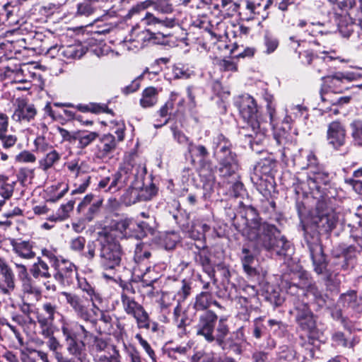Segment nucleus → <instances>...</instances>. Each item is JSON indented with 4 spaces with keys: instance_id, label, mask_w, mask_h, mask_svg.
Wrapping results in <instances>:
<instances>
[{
    "instance_id": "cd10ccee",
    "label": "nucleus",
    "mask_w": 362,
    "mask_h": 362,
    "mask_svg": "<svg viewBox=\"0 0 362 362\" xmlns=\"http://www.w3.org/2000/svg\"><path fill=\"white\" fill-rule=\"evenodd\" d=\"M8 117L5 113L0 112V141L4 148H11L16 144L18 140L16 135L8 134Z\"/></svg>"
},
{
    "instance_id": "423d86ee",
    "label": "nucleus",
    "mask_w": 362,
    "mask_h": 362,
    "mask_svg": "<svg viewBox=\"0 0 362 362\" xmlns=\"http://www.w3.org/2000/svg\"><path fill=\"white\" fill-rule=\"evenodd\" d=\"M98 264L103 270V276L112 279L121 264L124 255L119 243L106 232L100 233L98 239Z\"/></svg>"
},
{
    "instance_id": "f8f14e48",
    "label": "nucleus",
    "mask_w": 362,
    "mask_h": 362,
    "mask_svg": "<svg viewBox=\"0 0 362 362\" xmlns=\"http://www.w3.org/2000/svg\"><path fill=\"white\" fill-rule=\"evenodd\" d=\"M114 230L119 233L121 238H134L141 239L152 233L153 228L146 222H136L134 218H124L118 220L112 226Z\"/></svg>"
},
{
    "instance_id": "bf43d9fd",
    "label": "nucleus",
    "mask_w": 362,
    "mask_h": 362,
    "mask_svg": "<svg viewBox=\"0 0 362 362\" xmlns=\"http://www.w3.org/2000/svg\"><path fill=\"white\" fill-rule=\"evenodd\" d=\"M42 310L45 314L44 318L47 320V321L54 322L55 320V315L58 313L57 306V305L52 303L50 302H46L42 304Z\"/></svg>"
},
{
    "instance_id": "58836bf2",
    "label": "nucleus",
    "mask_w": 362,
    "mask_h": 362,
    "mask_svg": "<svg viewBox=\"0 0 362 362\" xmlns=\"http://www.w3.org/2000/svg\"><path fill=\"white\" fill-rule=\"evenodd\" d=\"M77 279L79 288L89 296V300L92 303V307L97 308V303H101L103 302L101 295L97 292L95 288L88 284L86 279Z\"/></svg>"
},
{
    "instance_id": "e433bc0d",
    "label": "nucleus",
    "mask_w": 362,
    "mask_h": 362,
    "mask_svg": "<svg viewBox=\"0 0 362 362\" xmlns=\"http://www.w3.org/2000/svg\"><path fill=\"white\" fill-rule=\"evenodd\" d=\"M194 260L198 264L202 266L204 272L209 276H214V266L211 263L209 253L206 250L203 249L199 250L198 252H195Z\"/></svg>"
},
{
    "instance_id": "6ab92c4d",
    "label": "nucleus",
    "mask_w": 362,
    "mask_h": 362,
    "mask_svg": "<svg viewBox=\"0 0 362 362\" xmlns=\"http://www.w3.org/2000/svg\"><path fill=\"white\" fill-rule=\"evenodd\" d=\"M357 74L353 72H336L330 76H322V80L324 86L331 92L339 93L342 92V84L345 81L351 82L357 80Z\"/></svg>"
},
{
    "instance_id": "a19ab883",
    "label": "nucleus",
    "mask_w": 362,
    "mask_h": 362,
    "mask_svg": "<svg viewBox=\"0 0 362 362\" xmlns=\"http://www.w3.org/2000/svg\"><path fill=\"white\" fill-rule=\"evenodd\" d=\"M158 90L153 86L145 88L142 92L140 105L144 108L155 105L158 101Z\"/></svg>"
},
{
    "instance_id": "c9c22d12",
    "label": "nucleus",
    "mask_w": 362,
    "mask_h": 362,
    "mask_svg": "<svg viewBox=\"0 0 362 362\" xmlns=\"http://www.w3.org/2000/svg\"><path fill=\"white\" fill-rule=\"evenodd\" d=\"M33 248V243L29 241H20L13 244V250L15 254L25 259H31L35 257V252Z\"/></svg>"
},
{
    "instance_id": "f3484780",
    "label": "nucleus",
    "mask_w": 362,
    "mask_h": 362,
    "mask_svg": "<svg viewBox=\"0 0 362 362\" xmlns=\"http://www.w3.org/2000/svg\"><path fill=\"white\" fill-rule=\"evenodd\" d=\"M168 36H170V33H165L162 31L154 33L149 29H146L139 33L135 39L131 38L127 41H124V47L128 50L136 52L142 48L144 42L147 40H153L155 43H162L163 42H160V40Z\"/></svg>"
},
{
    "instance_id": "13d9d810",
    "label": "nucleus",
    "mask_w": 362,
    "mask_h": 362,
    "mask_svg": "<svg viewBox=\"0 0 362 362\" xmlns=\"http://www.w3.org/2000/svg\"><path fill=\"white\" fill-rule=\"evenodd\" d=\"M191 288L190 284L186 279H183L181 281V286L175 295L177 303H182L189 296Z\"/></svg>"
},
{
    "instance_id": "a18cd8bd",
    "label": "nucleus",
    "mask_w": 362,
    "mask_h": 362,
    "mask_svg": "<svg viewBox=\"0 0 362 362\" xmlns=\"http://www.w3.org/2000/svg\"><path fill=\"white\" fill-rule=\"evenodd\" d=\"M30 272L33 276L37 278H49L51 274L49 272V267L46 262L42 260L40 257L37 262L33 264Z\"/></svg>"
},
{
    "instance_id": "dca6fc26",
    "label": "nucleus",
    "mask_w": 362,
    "mask_h": 362,
    "mask_svg": "<svg viewBox=\"0 0 362 362\" xmlns=\"http://www.w3.org/2000/svg\"><path fill=\"white\" fill-rule=\"evenodd\" d=\"M54 269L56 272L54 278L64 286L72 285L74 280L78 279L76 267L69 260L62 259L60 262H56Z\"/></svg>"
},
{
    "instance_id": "f257e3e1",
    "label": "nucleus",
    "mask_w": 362,
    "mask_h": 362,
    "mask_svg": "<svg viewBox=\"0 0 362 362\" xmlns=\"http://www.w3.org/2000/svg\"><path fill=\"white\" fill-rule=\"evenodd\" d=\"M243 223H235L237 229L257 247L268 252L272 256H288L292 252L291 245L284 236L281 235L277 228L267 223H262L257 210L248 206L241 215Z\"/></svg>"
},
{
    "instance_id": "37998d69",
    "label": "nucleus",
    "mask_w": 362,
    "mask_h": 362,
    "mask_svg": "<svg viewBox=\"0 0 362 362\" xmlns=\"http://www.w3.org/2000/svg\"><path fill=\"white\" fill-rule=\"evenodd\" d=\"M60 51L61 54L68 59H80L86 53L85 48L80 44L63 47Z\"/></svg>"
},
{
    "instance_id": "1a4fd4ad",
    "label": "nucleus",
    "mask_w": 362,
    "mask_h": 362,
    "mask_svg": "<svg viewBox=\"0 0 362 362\" xmlns=\"http://www.w3.org/2000/svg\"><path fill=\"white\" fill-rule=\"evenodd\" d=\"M59 297L63 298L64 303L69 305L78 319L89 322L93 327L97 326V320L93 315H96L94 309L98 310V307H92L90 300L75 293L66 291L60 292Z\"/></svg>"
},
{
    "instance_id": "ddd939ff",
    "label": "nucleus",
    "mask_w": 362,
    "mask_h": 362,
    "mask_svg": "<svg viewBox=\"0 0 362 362\" xmlns=\"http://www.w3.org/2000/svg\"><path fill=\"white\" fill-rule=\"evenodd\" d=\"M290 313L295 315L296 320L302 329L309 333L313 332L315 328V320L307 303L294 298L293 309Z\"/></svg>"
},
{
    "instance_id": "7c9ffc66",
    "label": "nucleus",
    "mask_w": 362,
    "mask_h": 362,
    "mask_svg": "<svg viewBox=\"0 0 362 362\" xmlns=\"http://www.w3.org/2000/svg\"><path fill=\"white\" fill-rule=\"evenodd\" d=\"M325 268L322 269V272H317L313 267L314 271L317 274L323 276V279L325 281L326 286L330 291H337L341 284V279L338 274L335 273L334 271H331L330 268H328V263L326 260L325 255H324ZM313 266H314L313 264Z\"/></svg>"
},
{
    "instance_id": "9b49d317",
    "label": "nucleus",
    "mask_w": 362,
    "mask_h": 362,
    "mask_svg": "<svg viewBox=\"0 0 362 362\" xmlns=\"http://www.w3.org/2000/svg\"><path fill=\"white\" fill-rule=\"evenodd\" d=\"M154 7L161 16H155L146 12L141 21L143 25L152 26L155 30L160 31L161 28H172L179 24V21L172 13V5L167 1L161 0L156 3Z\"/></svg>"
},
{
    "instance_id": "6e6552de",
    "label": "nucleus",
    "mask_w": 362,
    "mask_h": 362,
    "mask_svg": "<svg viewBox=\"0 0 362 362\" xmlns=\"http://www.w3.org/2000/svg\"><path fill=\"white\" fill-rule=\"evenodd\" d=\"M276 166V163L274 159L267 158L259 160L254 168L251 180L264 197H267L274 190V173Z\"/></svg>"
},
{
    "instance_id": "4be33fe9",
    "label": "nucleus",
    "mask_w": 362,
    "mask_h": 362,
    "mask_svg": "<svg viewBox=\"0 0 362 362\" xmlns=\"http://www.w3.org/2000/svg\"><path fill=\"white\" fill-rule=\"evenodd\" d=\"M356 257V250L355 247L349 245L343 247L339 253H334V258L332 263L336 267V270L339 269L346 270L354 266Z\"/></svg>"
},
{
    "instance_id": "f03ea898",
    "label": "nucleus",
    "mask_w": 362,
    "mask_h": 362,
    "mask_svg": "<svg viewBox=\"0 0 362 362\" xmlns=\"http://www.w3.org/2000/svg\"><path fill=\"white\" fill-rule=\"evenodd\" d=\"M146 173V169L143 164L138 163L134 160L126 161L117 173L102 177L98 187L105 192L115 193L129 185L121 197V202L126 206H131L148 199L143 195L141 189Z\"/></svg>"
},
{
    "instance_id": "0eeeda50",
    "label": "nucleus",
    "mask_w": 362,
    "mask_h": 362,
    "mask_svg": "<svg viewBox=\"0 0 362 362\" xmlns=\"http://www.w3.org/2000/svg\"><path fill=\"white\" fill-rule=\"evenodd\" d=\"M214 155L219 163L218 173L223 177L235 174L239 168L237 156L231 151L230 142L221 134L214 138Z\"/></svg>"
},
{
    "instance_id": "0e129e2a",
    "label": "nucleus",
    "mask_w": 362,
    "mask_h": 362,
    "mask_svg": "<svg viewBox=\"0 0 362 362\" xmlns=\"http://www.w3.org/2000/svg\"><path fill=\"white\" fill-rule=\"evenodd\" d=\"M173 132V139L180 145L187 146V148L192 141H190L188 136H187L181 130H179L176 127L171 128Z\"/></svg>"
},
{
    "instance_id": "4d7b16f0",
    "label": "nucleus",
    "mask_w": 362,
    "mask_h": 362,
    "mask_svg": "<svg viewBox=\"0 0 362 362\" xmlns=\"http://www.w3.org/2000/svg\"><path fill=\"white\" fill-rule=\"evenodd\" d=\"M264 45L266 48L264 52L269 54L276 49L279 46V40L272 33L266 32L264 37Z\"/></svg>"
},
{
    "instance_id": "3c124183",
    "label": "nucleus",
    "mask_w": 362,
    "mask_h": 362,
    "mask_svg": "<svg viewBox=\"0 0 362 362\" xmlns=\"http://www.w3.org/2000/svg\"><path fill=\"white\" fill-rule=\"evenodd\" d=\"M76 108L82 112H90L95 114L108 112L111 113L112 111L108 110L105 104L100 103H89L88 105L78 104Z\"/></svg>"
},
{
    "instance_id": "5fc2aeb1",
    "label": "nucleus",
    "mask_w": 362,
    "mask_h": 362,
    "mask_svg": "<svg viewBox=\"0 0 362 362\" xmlns=\"http://www.w3.org/2000/svg\"><path fill=\"white\" fill-rule=\"evenodd\" d=\"M15 182H8V179L0 176V197L10 198L13 192Z\"/></svg>"
},
{
    "instance_id": "5701e85b",
    "label": "nucleus",
    "mask_w": 362,
    "mask_h": 362,
    "mask_svg": "<svg viewBox=\"0 0 362 362\" xmlns=\"http://www.w3.org/2000/svg\"><path fill=\"white\" fill-rule=\"evenodd\" d=\"M15 288V276L12 269L0 257V291L10 295Z\"/></svg>"
},
{
    "instance_id": "f704fd0d",
    "label": "nucleus",
    "mask_w": 362,
    "mask_h": 362,
    "mask_svg": "<svg viewBox=\"0 0 362 362\" xmlns=\"http://www.w3.org/2000/svg\"><path fill=\"white\" fill-rule=\"evenodd\" d=\"M62 158V153L55 148L51 149L49 152L43 154L42 158L39 160V168L43 171H47L57 164Z\"/></svg>"
},
{
    "instance_id": "680f3d73",
    "label": "nucleus",
    "mask_w": 362,
    "mask_h": 362,
    "mask_svg": "<svg viewBox=\"0 0 362 362\" xmlns=\"http://www.w3.org/2000/svg\"><path fill=\"white\" fill-rule=\"evenodd\" d=\"M123 349L130 362H142L140 354L134 345L124 344Z\"/></svg>"
},
{
    "instance_id": "052dcab7",
    "label": "nucleus",
    "mask_w": 362,
    "mask_h": 362,
    "mask_svg": "<svg viewBox=\"0 0 362 362\" xmlns=\"http://www.w3.org/2000/svg\"><path fill=\"white\" fill-rule=\"evenodd\" d=\"M112 346V345H109L106 341L101 338H95L93 344V356L95 354H103L102 352L106 351L109 354ZM103 354H105L104 353Z\"/></svg>"
},
{
    "instance_id": "8fccbe9b",
    "label": "nucleus",
    "mask_w": 362,
    "mask_h": 362,
    "mask_svg": "<svg viewBox=\"0 0 362 362\" xmlns=\"http://www.w3.org/2000/svg\"><path fill=\"white\" fill-rule=\"evenodd\" d=\"M69 190L68 184L66 182H59L56 185L50 187L49 201L55 202L62 199Z\"/></svg>"
},
{
    "instance_id": "b1692460",
    "label": "nucleus",
    "mask_w": 362,
    "mask_h": 362,
    "mask_svg": "<svg viewBox=\"0 0 362 362\" xmlns=\"http://www.w3.org/2000/svg\"><path fill=\"white\" fill-rule=\"evenodd\" d=\"M246 341L243 327L238 328L233 332L230 337L221 345L223 349L227 350L228 353L240 355L243 352V344Z\"/></svg>"
},
{
    "instance_id": "412c9836",
    "label": "nucleus",
    "mask_w": 362,
    "mask_h": 362,
    "mask_svg": "<svg viewBox=\"0 0 362 362\" xmlns=\"http://www.w3.org/2000/svg\"><path fill=\"white\" fill-rule=\"evenodd\" d=\"M327 140L329 145L334 149H339L345 144V127L339 121H333L329 124L327 131Z\"/></svg>"
},
{
    "instance_id": "774afa93",
    "label": "nucleus",
    "mask_w": 362,
    "mask_h": 362,
    "mask_svg": "<svg viewBox=\"0 0 362 362\" xmlns=\"http://www.w3.org/2000/svg\"><path fill=\"white\" fill-rule=\"evenodd\" d=\"M175 295L170 293L163 292L158 303L161 310H164L168 309L171 305L172 302L175 299Z\"/></svg>"
},
{
    "instance_id": "338daca9",
    "label": "nucleus",
    "mask_w": 362,
    "mask_h": 362,
    "mask_svg": "<svg viewBox=\"0 0 362 362\" xmlns=\"http://www.w3.org/2000/svg\"><path fill=\"white\" fill-rule=\"evenodd\" d=\"M34 169L21 168L18 174V179L23 185H25L26 182L31 181L34 177Z\"/></svg>"
},
{
    "instance_id": "4468645a",
    "label": "nucleus",
    "mask_w": 362,
    "mask_h": 362,
    "mask_svg": "<svg viewBox=\"0 0 362 362\" xmlns=\"http://www.w3.org/2000/svg\"><path fill=\"white\" fill-rule=\"evenodd\" d=\"M217 321L218 315L212 310L200 313L195 326L197 335L203 337L208 342L214 341V332Z\"/></svg>"
},
{
    "instance_id": "79ce46f5",
    "label": "nucleus",
    "mask_w": 362,
    "mask_h": 362,
    "mask_svg": "<svg viewBox=\"0 0 362 362\" xmlns=\"http://www.w3.org/2000/svg\"><path fill=\"white\" fill-rule=\"evenodd\" d=\"M190 351L191 349L188 346H177L167 348L165 354L171 358L185 362V360L189 356Z\"/></svg>"
},
{
    "instance_id": "7ed1b4c3",
    "label": "nucleus",
    "mask_w": 362,
    "mask_h": 362,
    "mask_svg": "<svg viewBox=\"0 0 362 362\" xmlns=\"http://www.w3.org/2000/svg\"><path fill=\"white\" fill-rule=\"evenodd\" d=\"M337 221L336 212L327 210L312 214L304 226V238L317 272H321L325 268L324 252L320 244V234L332 231L336 227Z\"/></svg>"
},
{
    "instance_id": "69168bd1",
    "label": "nucleus",
    "mask_w": 362,
    "mask_h": 362,
    "mask_svg": "<svg viewBox=\"0 0 362 362\" xmlns=\"http://www.w3.org/2000/svg\"><path fill=\"white\" fill-rule=\"evenodd\" d=\"M34 144L37 151L43 154L54 148L52 146L46 142L45 138L42 136L37 137L34 141Z\"/></svg>"
},
{
    "instance_id": "aec40b11",
    "label": "nucleus",
    "mask_w": 362,
    "mask_h": 362,
    "mask_svg": "<svg viewBox=\"0 0 362 362\" xmlns=\"http://www.w3.org/2000/svg\"><path fill=\"white\" fill-rule=\"evenodd\" d=\"M103 204V199H97L93 200L92 194H87L77 206L78 213L81 214L84 219L88 221H92L99 212Z\"/></svg>"
},
{
    "instance_id": "a878e982",
    "label": "nucleus",
    "mask_w": 362,
    "mask_h": 362,
    "mask_svg": "<svg viewBox=\"0 0 362 362\" xmlns=\"http://www.w3.org/2000/svg\"><path fill=\"white\" fill-rule=\"evenodd\" d=\"M37 110L35 106L22 100L18 101L17 107L12 115V119L16 122H28L35 118Z\"/></svg>"
},
{
    "instance_id": "e2e57ef3",
    "label": "nucleus",
    "mask_w": 362,
    "mask_h": 362,
    "mask_svg": "<svg viewBox=\"0 0 362 362\" xmlns=\"http://www.w3.org/2000/svg\"><path fill=\"white\" fill-rule=\"evenodd\" d=\"M47 339V341H46V345L49 349L52 351L53 355L58 361L59 358L58 356H63V354L59 351L61 349L62 345L59 341L54 336Z\"/></svg>"
},
{
    "instance_id": "49530a36",
    "label": "nucleus",
    "mask_w": 362,
    "mask_h": 362,
    "mask_svg": "<svg viewBox=\"0 0 362 362\" xmlns=\"http://www.w3.org/2000/svg\"><path fill=\"white\" fill-rule=\"evenodd\" d=\"M37 320L40 328V334L45 339L54 336V322L47 321L44 318L43 315H38L37 316Z\"/></svg>"
},
{
    "instance_id": "9d476101",
    "label": "nucleus",
    "mask_w": 362,
    "mask_h": 362,
    "mask_svg": "<svg viewBox=\"0 0 362 362\" xmlns=\"http://www.w3.org/2000/svg\"><path fill=\"white\" fill-rule=\"evenodd\" d=\"M120 300L124 312L135 320L139 329H151L153 332L158 330V324L151 322L148 313L144 306L136 302L134 297L129 295L127 291H123L120 296Z\"/></svg>"
},
{
    "instance_id": "39448f33",
    "label": "nucleus",
    "mask_w": 362,
    "mask_h": 362,
    "mask_svg": "<svg viewBox=\"0 0 362 362\" xmlns=\"http://www.w3.org/2000/svg\"><path fill=\"white\" fill-rule=\"evenodd\" d=\"M235 105L243 119L247 122V126L243 130H251V132L240 134L248 139L251 148L256 152L260 150L255 148V146H259L266 140L267 133V122H263L259 115L257 103L255 99L248 94L240 96L235 101Z\"/></svg>"
},
{
    "instance_id": "c03bdc74",
    "label": "nucleus",
    "mask_w": 362,
    "mask_h": 362,
    "mask_svg": "<svg viewBox=\"0 0 362 362\" xmlns=\"http://www.w3.org/2000/svg\"><path fill=\"white\" fill-rule=\"evenodd\" d=\"M99 134L95 132L77 131L76 141H78L77 147L83 149L92 144Z\"/></svg>"
},
{
    "instance_id": "4c0bfd02",
    "label": "nucleus",
    "mask_w": 362,
    "mask_h": 362,
    "mask_svg": "<svg viewBox=\"0 0 362 362\" xmlns=\"http://www.w3.org/2000/svg\"><path fill=\"white\" fill-rule=\"evenodd\" d=\"M307 108L302 105H292L286 110V115L284 119V123L288 125L290 128V124L293 121L301 118L306 117Z\"/></svg>"
},
{
    "instance_id": "473e14b6",
    "label": "nucleus",
    "mask_w": 362,
    "mask_h": 362,
    "mask_svg": "<svg viewBox=\"0 0 362 362\" xmlns=\"http://www.w3.org/2000/svg\"><path fill=\"white\" fill-rule=\"evenodd\" d=\"M214 305L218 308L221 307L220 304L213 298L212 293L209 291H202L197 294L195 298L194 308L197 311L204 312L209 310L208 308Z\"/></svg>"
},
{
    "instance_id": "864d4df0",
    "label": "nucleus",
    "mask_w": 362,
    "mask_h": 362,
    "mask_svg": "<svg viewBox=\"0 0 362 362\" xmlns=\"http://www.w3.org/2000/svg\"><path fill=\"white\" fill-rule=\"evenodd\" d=\"M229 329L228 325L224 322L223 319H220L216 328V334H214V341L220 346L224 344L226 337L228 334Z\"/></svg>"
},
{
    "instance_id": "72a5a7b5",
    "label": "nucleus",
    "mask_w": 362,
    "mask_h": 362,
    "mask_svg": "<svg viewBox=\"0 0 362 362\" xmlns=\"http://www.w3.org/2000/svg\"><path fill=\"white\" fill-rule=\"evenodd\" d=\"M151 256V253L148 245L142 243H137L136 245L134 255V264L132 266L130 269H135L136 266H139L142 264L146 265Z\"/></svg>"
},
{
    "instance_id": "09e8293b",
    "label": "nucleus",
    "mask_w": 362,
    "mask_h": 362,
    "mask_svg": "<svg viewBox=\"0 0 362 362\" xmlns=\"http://www.w3.org/2000/svg\"><path fill=\"white\" fill-rule=\"evenodd\" d=\"M112 352L107 354H95L93 356L94 362H122L121 356L119 350L115 346H111Z\"/></svg>"
},
{
    "instance_id": "393cba45",
    "label": "nucleus",
    "mask_w": 362,
    "mask_h": 362,
    "mask_svg": "<svg viewBox=\"0 0 362 362\" xmlns=\"http://www.w3.org/2000/svg\"><path fill=\"white\" fill-rule=\"evenodd\" d=\"M173 322L177 329V334L180 337H183L187 334V326L190 325L189 319L187 311L183 309L182 303L180 302L174 308L173 313Z\"/></svg>"
},
{
    "instance_id": "c756f323",
    "label": "nucleus",
    "mask_w": 362,
    "mask_h": 362,
    "mask_svg": "<svg viewBox=\"0 0 362 362\" xmlns=\"http://www.w3.org/2000/svg\"><path fill=\"white\" fill-rule=\"evenodd\" d=\"M356 305V293L354 291H350L341 295L339 297L335 310L332 312V315L335 319H339L342 317V309L355 308Z\"/></svg>"
},
{
    "instance_id": "c85d7f7f",
    "label": "nucleus",
    "mask_w": 362,
    "mask_h": 362,
    "mask_svg": "<svg viewBox=\"0 0 362 362\" xmlns=\"http://www.w3.org/2000/svg\"><path fill=\"white\" fill-rule=\"evenodd\" d=\"M345 328L346 329V332H335L332 335V340L336 346L353 349L358 343L359 339L352 334L349 328H346V326Z\"/></svg>"
},
{
    "instance_id": "20e7f679",
    "label": "nucleus",
    "mask_w": 362,
    "mask_h": 362,
    "mask_svg": "<svg viewBox=\"0 0 362 362\" xmlns=\"http://www.w3.org/2000/svg\"><path fill=\"white\" fill-rule=\"evenodd\" d=\"M296 165L306 173H298L293 179V187L296 194L323 190L331 180L330 175L319 165L315 154L311 151H300V156L294 160Z\"/></svg>"
},
{
    "instance_id": "2eb2a0df",
    "label": "nucleus",
    "mask_w": 362,
    "mask_h": 362,
    "mask_svg": "<svg viewBox=\"0 0 362 362\" xmlns=\"http://www.w3.org/2000/svg\"><path fill=\"white\" fill-rule=\"evenodd\" d=\"M302 286L301 288H299L296 285H293L290 286L289 292L296 291L298 298L303 296L308 300L307 303H312L317 305L318 308H323L327 305V296L322 294L315 284L308 282Z\"/></svg>"
},
{
    "instance_id": "a211bd4d",
    "label": "nucleus",
    "mask_w": 362,
    "mask_h": 362,
    "mask_svg": "<svg viewBox=\"0 0 362 362\" xmlns=\"http://www.w3.org/2000/svg\"><path fill=\"white\" fill-rule=\"evenodd\" d=\"M70 250L80 254L88 261H93L96 257L97 244L94 241H89L86 244V240L83 236H77L69 240Z\"/></svg>"
},
{
    "instance_id": "de8ad7c7",
    "label": "nucleus",
    "mask_w": 362,
    "mask_h": 362,
    "mask_svg": "<svg viewBox=\"0 0 362 362\" xmlns=\"http://www.w3.org/2000/svg\"><path fill=\"white\" fill-rule=\"evenodd\" d=\"M97 322H100L102 325L99 326L98 332L99 333L110 334L112 331L113 319L112 317L107 312L101 311L99 319Z\"/></svg>"
},
{
    "instance_id": "bb28decb",
    "label": "nucleus",
    "mask_w": 362,
    "mask_h": 362,
    "mask_svg": "<svg viewBox=\"0 0 362 362\" xmlns=\"http://www.w3.org/2000/svg\"><path fill=\"white\" fill-rule=\"evenodd\" d=\"M117 142L114 135L106 134L103 135L97 145L96 157L100 159L107 158L116 148Z\"/></svg>"
},
{
    "instance_id": "603ef678",
    "label": "nucleus",
    "mask_w": 362,
    "mask_h": 362,
    "mask_svg": "<svg viewBox=\"0 0 362 362\" xmlns=\"http://www.w3.org/2000/svg\"><path fill=\"white\" fill-rule=\"evenodd\" d=\"M351 135L355 145L362 146V121L354 120L350 124Z\"/></svg>"
},
{
    "instance_id": "ea45409f",
    "label": "nucleus",
    "mask_w": 362,
    "mask_h": 362,
    "mask_svg": "<svg viewBox=\"0 0 362 362\" xmlns=\"http://www.w3.org/2000/svg\"><path fill=\"white\" fill-rule=\"evenodd\" d=\"M298 57L301 62L304 64L310 65L313 62H315V66L319 65V67H316V70L318 73H322L323 69L326 67L322 59L319 56L315 55L311 50H305L303 52H299Z\"/></svg>"
},
{
    "instance_id": "6e6d98bb",
    "label": "nucleus",
    "mask_w": 362,
    "mask_h": 362,
    "mask_svg": "<svg viewBox=\"0 0 362 362\" xmlns=\"http://www.w3.org/2000/svg\"><path fill=\"white\" fill-rule=\"evenodd\" d=\"M187 151L192 157H197L201 160L205 159L209 156V151L203 145H196L193 142L189 144Z\"/></svg>"
},
{
    "instance_id": "2f4dec72",
    "label": "nucleus",
    "mask_w": 362,
    "mask_h": 362,
    "mask_svg": "<svg viewBox=\"0 0 362 362\" xmlns=\"http://www.w3.org/2000/svg\"><path fill=\"white\" fill-rule=\"evenodd\" d=\"M240 260L243 265L244 272L250 276H254L257 274V270L255 267V255L249 247L243 246Z\"/></svg>"
}]
</instances>
